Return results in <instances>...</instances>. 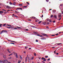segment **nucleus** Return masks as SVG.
I'll list each match as a JSON object with an SVG mask.
<instances>
[{
  "instance_id": "obj_1",
  "label": "nucleus",
  "mask_w": 63,
  "mask_h": 63,
  "mask_svg": "<svg viewBox=\"0 0 63 63\" xmlns=\"http://www.w3.org/2000/svg\"><path fill=\"white\" fill-rule=\"evenodd\" d=\"M7 31L6 30H3L1 32H0V34H1L3 32H7Z\"/></svg>"
},
{
  "instance_id": "obj_2",
  "label": "nucleus",
  "mask_w": 63,
  "mask_h": 63,
  "mask_svg": "<svg viewBox=\"0 0 63 63\" xmlns=\"http://www.w3.org/2000/svg\"><path fill=\"white\" fill-rule=\"evenodd\" d=\"M58 17L59 18H60L61 17V13H59L58 14Z\"/></svg>"
},
{
  "instance_id": "obj_3",
  "label": "nucleus",
  "mask_w": 63,
  "mask_h": 63,
  "mask_svg": "<svg viewBox=\"0 0 63 63\" xmlns=\"http://www.w3.org/2000/svg\"><path fill=\"white\" fill-rule=\"evenodd\" d=\"M16 56L17 58H18V56H17V54L16 53H15Z\"/></svg>"
},
{
  "instance_id": "obj_4",
  "label": "nucleus",
  "mask_w": 63,
  "mask_h": 63,
  "mask_svg": "<svg viewBox=\"0 0 63 63\" xmlns=\"http://www.w3.org/2000/svg\"><path fill=\"white\" fill-rule=\"evenodd\" d=\"M7 60L6 59L3 60V63H5V62H6V61H7Z\"/></svg>"
},
{
  "instance_id": "obj_5",
  "label": "nucleus",
  "mask_w": 63,
  "mask_h": 63,
  "mask_svg": "<svg viewBox=\"0 0 63 63\" xmlns=\"http://www.w3.org/2000/svg\"><path fill=\"white\" fill-rule=\"evenodd\" d=\"M53 17L54 18H55V19H56L57 18V16L56 15H54Z\"/></svg>"
},
{
  "instance_id": "obj_6",
  "label": "nucleus",
  "mask_w": 63,
  "mask_h": 63,
  "mask_svg": "<svg viewBox=\"0 0 63 63\" xmlns=\"http://www.w3.org/2000/svg\"><path fill=\"white\" fill-rule=\"evenodd\" d=\"M11 7H9L8 6H7V8L8 9H11Z\"/></svg>"
},
{
  "instance_id": "obj_7",
  "label": "nucleus",
  "mask_w": 63,
  "mask_h": 63,
  "mask_svg": "<svg viewBox=\"0 0 63 63\" xmlns=\"http://www.w3.org/2000/svg\"><path fill=\"white\" fill-rule=\"evenodd\" d=\"M41 34L42 35H44V36H46L47 35V34H46L43 33H42Z\"/></svg>"
},
{
  "instance_id": "obj_8",
  "label": "nucleus",
  "mask_w": 63,
  "mask_h": 63,
  "mask_svg": "<svg viewBox=\"0 0 63 63\" xmlns=\"http://www.w3.org/2000/svg\"><path fill=\"white\" fill-rule=\"evenodd\" d=\"M28 60L29 62H30V57H28Z\"/></svg>"
},
{
  "instance_id": "obj_9",
  "label": "nucleus",
  "mask_w": 63,
  "mask_h": 63,
  "mask_svg": "<svg viewBox=\"0 0 63 63\" xmlns=\"http://www.w3.org/2000/svg\"><path fill=\"white\" fill-rule=\"evenodd\" d=\"M41 40H45V39H46V38H45L44 37H42L41 38Z\"/></svg>"
},
{
  "instance_id": "obj_10",
  "label": "nucleus",
  "mask_w": 63,
  "mask_h": 63,
  "mask_svg": "<svg viewBox=\"0 0 63 63\" xmlns=\"http://www.w3.org/2000/svg\"><path fill=\"white\" fill-rule=\"evenodd\" d=\"M15 15L14 14H13L12 15V16H15V17H18L17 16H16V15Z\"/></svg>"
},
{
  "instance_id": "obj_11",
  "label": "nucleus",
  "mask_w": 63,
  "mask_h": 63,
  "mask_svg": "<svg viewBox=\"0 0 63 63\" xmlns=\"http://www.w3.org/2000/svg\"><path fill=\"white\" fill-rule=\"evenodd\" d=\"M4 13V12L2 11H0V14H2Z\"/></svg>"
},
{
  "instance_id": "obj_12",
  "label": "nucleus",
  "mask_w": 63,
  "mask_h": 63,
  "mask_svg": "<svg viewBox=\"0 0 63 63\" xmlns=\"http://www.w3.org/2000/svg\"><path fill=\"white\" fill-rule=\"evenodd\" d=\"M7 51H8V52H9V53H11V52H10V51H9V49H7Z\"/></svg>"
},
{
  "instance_id": "obj_13",
  "label": "nucleus",
  "mask_w": 63,
  "mask_h": 63,
  "mask_svg": "<svg viewBox=\"0 0 63 63\" xmlns=\"http://www.w3.org/2000/svg\"><path fill=\"white\" fill-rule=\"evenodd\" d=\"M28 6V5H27L26 6H25L22 7V8H27V7Z\"/></svg>"
},
{
  "instance_id": "obj_14",
  "label": "nucleus",
  "mask_w": 63,
  "mask_h": 63,
  "mask_svg": "<svg viewBox=\"0 0 63 63\" xmlns=\"http://www.w3.org/2000/svg\"><path fill=\"white\" fill-rule=\"evenodd\" d=\"M16 27L17 28H17V29H21V28L20 27Z\"/></svg>"
},
{
  "instance_id": "obj_15",
  "label": "nucleus",
  "mask_w": 63,
  "mask_h": 63,
  "mask_svg": "<svg viewBox=\"0 0 63 63\" xmlns=\"http://www.w3.org/2000/svg\"><path fill=\"white\" fill-rule=\"evenodd\" d=\"M32 26V27H33V28H37L36 27H35L34 26Z\"/></svg>"
},
{
  "instance_id": "obj_16",
  "label": "nucleus",
  "mask_w": 63,
  "mask_h": 63,
  "mask_svg": "<svg viewBox=\"0 0 63 63\" xmlns=\"http://www.w3.org/2000/svg\"><path fill=\"white\" fill-rule=\"evenodd\" d=\"M37 36H40V37H43L42 35H40L39 34L37 35Z\"/></svg>"
},
{
  "instance_id": "obj_17",
  "label": "nucleus",
  "mask_w": 63,
  "mask_h": 63,
  "mask_svg": "<svg viewBox=\"0 0 63 63\" xmlns=\"http://www.w3.org/2000/svg\"><path fill=\"white\" fill-rule=\"evenodd\" d=\"M20 62H21V61L20 60H18V63H20Z\"/></svg>"
},
{
  "instance_id": "obj_18",
  "label": "nucleus",
  "mask_w": 63,
  "mask_h": 63,
  "mask_svg": "<svg viewBox=\"0 0 63 63\" xmlns=\"http://www.w3.org/2000/svg\"><path fill=\"white\" fill-rule=\"evenodd\" d=\"M10 42H13V43H16V42H15V41H14L11 40L10 41Z\"/></svg>"
},
{
  "instance_id": "obj_19",
  "label": "nucleus",
  "mask_w": 63,
  "mask_h": 63,
  "mask_svg": "<svg viewBox=\"0 0 63 63\" xmlns=\"http://www.w3.org/2000/svg\"><path fill=\"white\" fill-rule=\"evenodd\" d=\"M33 33H34L35 34H38V33L37 32H33Z\"/></svg>"
},
{
  "instance_id": "obj_20",
  "label": "nucleus",
  "mask_w": 63,
  "mask_h": 63,
  "mask_svg": "<svg viewBox=\"0 0 63 63\" xmlns=\"http://www.w3.org/2000/svg\"><path fill=\"white\" fill-rule=\"evenodd\" d=\"M13 5H15L16 4V2H14L13 3Z\"/></svg>"
},
{
  "instance_id": "obj_21",
  "label": "nucleus",
  "mask_w": 63,
  "mask_h": 63,
  "mask_svg": "<svg viewBox=\"0 0 63 63\" xmlns=\"http://www.w3.org/2000/svg\"><path fill=\"white\" fill-rule=\"evenodd\" d=\"M46 60H47L46 59V58H44V60H43V61H46Z\"/></svg>"
},
{
  "instance_id": "obj_22",
  "label": "nucleus",
  "mask_w": 63,
  "mask_h": 63,
  "mask_svg": "<svg viewBox=\"0 0 63 63\" xmlns=\"http://www.w3.org/2000/svg\"><path fill=\"white\" fill-rule=\"evenodd\" d=\"M34 56H36V53H34Z\"/></svg>"
},
{
  "instance_id": "obj_23",
  "label": "nucleus",
  "mask_w": 63,
  "mask_h": 63,
  "mask_svg": "<svg viewBox=\"0 0 63 63\" xmlns=\"http://www.w3.org/2000/svg\"><path fill=\"white\" fill-rule=\"evenodd\" d=\"M20 57L21 59V60H22V58L21 57V56H20Z\"/></svg>"
},
{
  "instance_id": "obj_24",
  "label": "nucleus",
  "mask_w": 63,
  "mask_h": 63,
  "mask_svg": "<svg viewBox=\"0 0 63 63\" xmlns=\"http://www.w3.org/2000/svg\"><path fill=\"white\" fill-rule=\"evenodd\" d=\"M19 6H22V4H19Z\"/></svg>"
},
{
  "instance_id": "obj_25",
  "label": "nucleus",
  "mask_w": 63,
  "mask_h": 63,
  "mask_svg": "<svg viewBox=\"0 0 63 63\" xmlns=\"http://www.w3.org/2000/svg\"><path fill=\"white\" fill-rule=\"evenodd\" d=\"M3 58H5L6 57V56L4 55L3 56Z\"/></svg>"
},
{
  "instance_id": "obj_26",
  "label": "nucleus",
  "mask_w": 63,
  "mask_h": 63,
  "mask_svg": "<svg viewBox=\"0 0 63 63\" xmlns=\"http://www.w3.org/2000/svg\"><path fill=\"white\" fill-rule=\"evenodd\" d=\"M6 26H11V25H8V24L6 25Z\"/></svg>"
},
{
  "instance_id": "obj_27",
  "label": "nucleus",
  "mask_w": 63,
  "mask_h": 63,
  "mask_svg": "<svg viewBox=\"0 0 63 63\" xmlns=\"http://www.w3.org/2000/svg\"><path fill=\"white\" fill-rule=\"evenodd\" d=\"M2 62H3V61L2 60H1L0 61V63H2Z\"/></svg>"
},
{
  "instance_id": "obj_28",
  "label": "nucleus",
  "mask_w": 63,
  "mask_h": 63,
  "mask_svg": "<svg viewBox=\"0 0 63 63\" xmlns=\"http://www.w3.org/2000/svg\"><path fill=\"white\" fill-rule=\"evenodd\" d=\"M32 18H34V19H35V17H32Z\"/></svg>"
},
{
  "instance_id": "obj_29",
  "label": "nucleus",
  "mask_w": 63,
  "mask_h": 63,
  "mask_svg": "<svg viewBox=\"0 0 63 63\" xmlns=\"http://www.w3.org/2000/svg\"><path fill=\"white\" fill-rule=\"evenodd\" d=\"M49 21L50 22H52V21H51V20H50V19L49 20Z\"/></svg>"
},
{
  "instance_id": "obj_30",
  "label": "nucleus",
  "mask_w": 63,
  "mask_h": 63,
  "mask_svg": "<svg viewBox=\"0 0 63 63\" xmlns=\"http://www.w3.org/2000/svg\"><path fill=\"white\" fill-rule=\"evenodd\" d=\"M45 59V58L43 57H42V58H41V59L42 60H44V59Z\"/></svg>"
},
{
  "instance_id": "obj_31",
  "label": "nucleus",
  "mask_w": 63,
  "mask_h": 63,
  "mask_svg": "<svg viewBox=\"0 0 63 63\" xmlns=\"http://www.w3.org/2000/svg\"><path fill=\"white\" fill-rule=\"evenodd\" d=\"M7 28H9V29H10V28H11V27H7Z\"/></svg>"
},
{
  "instance_id": "obj_32",
  "label": "nucleus",
  "mask_w": 63,
  "mask_h": 63,
  "mask_svg": "<svg viewBox=\"0 0 63 63\" xmlns=\"http://www.w3.org/2000/svg\"><path fill=\"white\" fill-rule=\"evenodd\" d=\"M50 60V58H49L47 59V61H49Z\"/></svg>"
},
{
  "instance_id": "obj_33",
  "label": "nucleus",
  "mask_w": 63,
  "mask_h": 63,
  "mask_svg": "<svg viewBox=\"0 0 63 63\" xmlns=\"http://www.w3.org/2000/svg\"><path fill=\"white\" fill-rule=\"evenodd\" d=\"M48 57V56H45V58H47Z\"/></svg>"
},
{
  "instance_id": "obj_34",
  "label": "nucleus",
  "mask_w": 63,
  "mask_h": 63,
  "mask_svg": "<svg viewBox=\"0 0 63 63\" xmlns=\"http://www.w3.org/2000/svg\"><path fill=\"white\" fill-rule=\"evenodd\" d=\"M53 15H51V17H53Z\"/></svg>"
},
{
  "instance_id": "obj_35",
  "label": "nucleus",
  "mask_w": 63,
  "mask_h": 63,
  "mask_svg": "<svg viewBox=\"0 0 63 63\" xmlns=\"http://www.w3.org/2000/svg\"><path fill=\"white\" fill-rule=\"evenodd\" d=\"M55 34H52L51 35V36H55Z\"/></svg>"
},
{
  "instance_id": "obj_36",
  "label": "nucleus",
  "mask_w": 63,
  "mask_h": 63,
  "mask_svg": "<svg viewBox=\"0 0 63 63\" xmlns=\"http://www.w3.org/2000/svg\"><path fill=\"white\" fill-rule=\"evenodd\" d=\"M33 58H34L33 57H32V58H31L30 59V60H33Z\"/></svg>"
},
{
  "instance_id": "obj_37",
  "label": "nucleus",
  "mask_w": 63,
  "mask_h": 63,
  "mask_svg": "<svg viewBox=\"0 0 63 63\" xmlns=\"http://www.w3.org/2000/svg\"><path fill=\"white\" fill-rule=\"evenodd\" d=\"M10 44H13V45H14V44H15V43H10Z\"/></svg>"
},
{
  "instance_id": "obj_38",
  "label": "nucleus",
  "mask_w": 63,
  "mask_h": 63,
  "mask_svg": "<svg viewBox=\"0 0 63 63\" xmlns=\"http://www.w3.org/2000/svg\"><path fill=\"white\" fill-rule=\"evenodd\" d=\"M52 12H53V13H55V10H53L52 11Z\"/></svg>"
},
{
  "instance_id": "obj_39",
  "label": "nucleus",
  "mask_w": 63,
  "mask_h": 63,
  "mask_svg": "<svg viewBox=\"0 0 63 63\" xmlns=\"http://www.w3.org/2000/svg\"><path fill=\"white\" fill-rule=\"evenodd\" d=\"M41 22H42V21H39V22H38V23L39 24L40 23H41Z\"/></svg>"
},
{
  "instance_id": "obj_40",
  "label": "nucleus",
  "mask_w": 63,
  "mask_h": 63,
  "mask_svg": "<svg viewBox=\"0 0 63 63\" xmlns=\"http://www.w3.org/2000/svg\"><path fill=\"white\" fill-rule=\"evenodd\" d=\"M27 47H26L25 46V48H26V49L27 48Z\"/></svg>"
},
{
  "instance_id": "obj_41",
  "label": "nucleus",
  "mask_w": 63,
  "mask_h": 63,
  "mask_svg": "<svg viewBox=\"0 0 63 63\" xmlns=\"http://www.w3.org/2000/svg\"><path fill=\"white\" fill-rule=\"evenodd\" d=\"M36 42H38V40L36 39Z\"/></svg>"
},
{
  "instance_id": "obj_42",
  "label": "nucleus",
  "mask_w": 63,
  "mask_h": 63,
  "mask_svg": "<svg viewBox=\"0 0 63 63\" xmlns=\"http://www.w3.org/2000/svg\"><path fill=\"white\" fill-rule=\"evenodd\" d=\"M9 4L10 5H12V3H11V2H10Z\"/></svg>"
},
{
  "instance_id": "obj_43",
  "label": "nucleus",
  "mask_w": 63,
  "mask_h": 63,
  "mask_svg": "<svg viewBox=\"0 0 63 63\" xmlns=\"http://www.w3.org/2000/svg\"><path fill=\"white\" fill-rule=\"evenodd\" d=\"M26 3H27V4H28V5H29V3L28 2H26Z\"/></svg>"
},
{
  "instance_id": "obj_44",
  "label": "nucleus",
  "mask_w": 63,
  "mask_h": 63,
  "mask_svg": "<svg viewBox=\"0 0 63 63\" xmlns=\"http://www.w3.org/2000/svg\"><path fill=\"white\" fill-rule=\"evenodd\" d=\"M12 54H11L9 55V56H11V55H12Z\"/></svg>"
},
{
  "instance_id": "obj_45",
  "label": "nucleus",
  "mask_w": 63,
  "mask_h": 63,
  "mask_svg": "<svg viewBox=\"0 0 63 63\" xmlns=\"http://www.w3.org/2000/svg\"><path fill=\"white\" fill-rule=\"evenodd\" d=\"M53 23H55V21L54 20V21H53Z\"/></svg>"
},
{
  "instance_id": "obj_46",
  "label": "nucleus",
  "mask_w": 63,
  "mask_h": 63,
  "mask_svg": "<svg viewBox=\"0 0 63 63\" xmlns=\"http://www.w3.org/2000/svg\"><path fill=\"white\" fill-rule=\"evenodd\" d=\"M2 24H0V27H2V26H2Z\"/></svg>"
},
{
  "instance_id": "obj_47",
  "label": "nucleus",
  "mask_w": 63,
  "mask_h": 63,
  "mask_svg": "<svg viewBox=\"0 0 63 63\" xmlns=\"http://www.w3.org/2000/svg\"><path fill=\"white\" fill-rule=\"evenodd\" d=\"M27 61V60L26 59L25 60V62H26Z\"/></svg>"
},
{
  "instance_id": "obj_48",
  "label": "nucleus",
  "mask_w": 63,
  "mask_h": 63,
  "mask_svg": "<svg viewBox=\"0 0 63 63\" xmlns=\"http://www.w3.org/2000/svg\"><path fill=\"white\" fill-rule=\"evenodd\" d=\"M16 10H19V8H17L16 9Z\"/></svg>"
},
{
  "instance_id": "obj_49",
  "label": "nucleus",
  "mask_w": 63,
  "mask_h": 63,
  "mask_svg": "<svg viewBox=\"0 0 63 63\" xmlns=\"http://www.w3.org/2000/svg\"><path fill=\"white\" fill-rule=\"evenodd\" d=\"M56 44H57V45H60V43L56 44H55V45H56Z\"/></svg>"
},
{
  "instance_id": "obj_50",
  "label": "nucleus",
  "mask_w": 63,
  "mask_h": 63,
  "mask_svg": "<svg viewBox=\"0 0 63 63\" xmlns=\"http://www.w3.org/2000/svg\"><path fill=\"white\" fill-rule=\"evenodd\" d=\"M9 59H11V58H12V57H9L8 58Z\"/></svg>"
},
{
  "instance_id": "obj_51",
  "label": "nucleus",
  "mask_w": 63,
  "mask_h": 63,
  "mask_svg": "<svg viewBox=\"0 0 63 63\" xmlns=\"http://www.w3.org/2000/svg\"><path fill=\"white\" fill-rule=\"evenodd\" d=\"M28 58V57H26L25 58V59L26 60H27V58Z\"/></svg>"
},
{
  "instance_id": "obj_52",
  "label": "nucleus",
  "mask_w": 63,
  "mask_h": 63,
  "mask_svg": "<svg viewBox=\"0 0 63 63\" xmlns=\"http://www.w3.org/2000/svg\"><path fill=\"white\" fill-rule=\"evenodd\" d=\"M6 24H5L3 25V26H5Z\"/></svg>"
},
{
  "instance_id": "obj_53",
  "label": "nucleus",
  "mask_w": 63,
  "mask_h": 63,
  "mask_svg": "<svg viewBox=\"0 0 63 63\" xmlns=\"http://www.w3.org/2000/svg\"><path fill=\"white\" fill-rule=\"evenodd\" d=\"M25 30H26V31H28V29H26Z\"/></svg>"
},
{
  "instance_id": "obj_54",
  "label": "nucleus",
  "mask_w": 63,
  "mask_h": 63,
  "mask_svg": "<svg viewBox=\"0 0 63 63\" xmlns=\"http://www.w3.org/2000/svg\"><path fill=\"white\" fill-rule=\"evenodd\" d=\"M10 28H11V29H13V28H14L12 27H10Z\"/></svg>"
},
{
  "instance_id": "obj_55",
  "label": "nucleus",
  "mask_w": 63,
  "mask_h": 63,
  "mask_svg": "<svg viewBox=\"0 0 63 63\" xmlns=\"http://www.w3.org/2000/svg\"><path fill=\"white\" fill-rule=\"evenodd\" d=\"M2 11H5V12H6V11H6L5 10H4V9H2Z\"/></svg>"
},
{
  "instance_id": "obj_56",
  "label": "nucleus",
  "mask_w": 63,
  "mask_h": 63,
  "mask_svg": "<svg viewBox=\"0 0 63 63\" xmlns=\"http://www.w3.org/2000/svg\"><path fill=\"white\" fill-rule=\"evenodd\" d=\"M35 22H38V21H37V20H35Z\"/></svg>"
},
{
  "instance_id": "obj_57",
  "label": "nucleus",
  "mask_w": 63,
  "mask_h": 63,
  "mask_svg": "<svg viewBox=\"0 0 63 63\" xmlns=\"http://www.w3.org/2000/svg\"><path fill=\"white\" fill-rule=\"evenodd\" d=\"M46 2H48V1L47 0H46Z\"/></svg>"
},
{
  "instance_id": "obj_58",
  "label": "nucleus",
  "mask_w": 63,
  "mask_h": 63,
  "mask_svg": "<svg viewBox=\"0 0 63 63\" xmlns=\"http://www.w3.org/2000/svg\"><path fill=\"white\" fill-rule=\"evenodd\" d=\"M24 53H26V52H25V51H24Z\"/></svg>"
},
{
  "instance_id": "obj_59",
  "label": "nucleus",
  "mask_w": 63,
  "mask_h": 63,
  "mask_svg": "<svg viewBox=\"0 0 63 63\" xmlns=\"http://www.w3.org/2000/svg\"><path fill=\"white\" fill-rule=\"evenodd\" d=\"M44 61H43L42 62L43 63H45V62H44Z\"/></svg>"
},
{
  "instance_id": "obj_60",
  "label": "nucleus",
  "mask_w": 63,
  "mask_h": 63,
  "mask_svg": "<svg viewBox=\"0 0 63 63\" xmlns=\"http://www.w3.org/2000/svg\"><path fill=\"white\" fill-rule=\"evenodd\" d=\"M61 19V18H59V20H60Z\"/></svg>"
},
{
  "instance_id": "obj_61",
  "label": "nucleus",
  "mask_w": 63,
  "mask_h": 63,
  "mask_svg": "<svg viewBox=\"0 0 63 63\" xmlns=\"http://www.w3.org/2000/svg\"><path fill=\"white\" fill-rule=\"evenodd\" d=\"M62 14H63V11L62 12Z\"/></svg>"
},
{
  "instance_id": "obj_62",
  "label": "nucleus",
  "mask_w": 63,
  "mask_h": 63,
  "mask_svg": "<svg viewBox=\"0 0 63 63\" xmlns=\"http://www.w3.org/2000/svg\"><path fill=\"white\" fill-rule=\"evenodd\" d=\"M47 24H49V23L48 22H47Z\"/></svg>"
},
{
  "instance_id": "obj_63",
  "label": "nucleus",
  "mask_w": 63,
  "mask_h": 63,
  "mask_svg": "<svg viewBox=\"0 0 63 63\" xmlns=\"http://www.w3.org/2000/svg\"><path fill=\"white\" fill-rule=\"evenodd\" d=\"M29 49H31V48H29Z\"/></svg>"
},
{
  "instance_id": "obj_64",
  "label": "nucleus",
  "mask_w": 63,
  "mask_h": 63,
  "mask_svg": "<svg viewBox=\"0 0 63 63\" xmlns=\"http://www.w3.org/2000/svg\"><path fill=\"white\" fill-rule=\"evenodd\" d=\"M55 35H58V33L56 34H55Z\"/></svg>"
}]
</instances>
